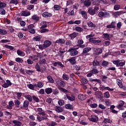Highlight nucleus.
I'll return each instance as SVG.
<instances>
[{
    "label": "nucleus",
    "instance_id": "19",
    "mask_svg": "<svg viewBox=\"0 0 126 126\" xmlns=\"http://www.w3.org/2000/svg\"><path fill=\"white\" fill-rule=\"evenodd\" d=\"M80 13L82 14V17L85 19L86 20L87 18H88V17L87 16V12H86V11L81 10L80 11Z\"/></svg>",
    "mask_w": 126,
    "mask_h": 126
},
{
    "label": "nucleus",
    "instance_id": "50",
    "mask_svg": "<svg viewBox=\"0 0 126 126\" xmlns=\"http://www.w3.org/2000/svg\"><path fill=\"white\" fill-rule=\"evenodd\" d=\"M39 64H45L46 63H47V61H46L45 59H41L39 61Z\"/></svg>",
    "mask_w": 126,
    "mask_h": 126
},
{
    "label": "nucleus",
    "instance_id": "8",
    "mask_svg": "<svg viewBox=\"0 0 126 126\" xmlns=\"http://www.w3.org/2000/svg\"><path fill=\"white\" fill-rule=\"evenodd\" d=\"M94 55H101V53H103V50L98 47H94Z\"/></svg>",
    "mask_w": 126,
    "mask_h": 126
},
{
    "label": "nucleus",
    "instance_id": "52",
    "mask_svg": "<svg viewBox=\"0 0 126 126\" xmlns=\"http://www.w3.org/2000/svg\"><path fill=\"white\" fill-rule=\"evenodd\" d=\"M16 94L17 95V99H18V100H20L21 99V96H22V93L16 92Z\"/></svg>",
    "mask_w": 126,
    "mask_h": 126
},
{
    "label": "nucleus",
    "instance_id": "18",
    "mask_svg": "<svg viewBox=\"0 0 126 126\" xmlns=\"http://www.w3.org/2000/svg\"><path fill=\"white\" fill-rule=\"evenodd\" d=\"M48 117L47 116L45 117H41L39 115H37L36 120L38 122H42V121H44V120H47Z\"/></svg>",
    "mask_w": 126,
    "mask_h": 126
},
{
    "label": "nucleus",
    "instance_id": "22",
    "mask_svg": "<svg viewBox=\"0 0 126 126\" xmlns=\"http://www.w3.org/2000/svg\"><path fill=\"white\" fill-rule=\"evenodd\" d=\"M55 111H56L57 113H63V108L62 106H56Z\"/></svg>",
    "mask_w": 126,
    "mask_h": 126
},
{
    "label": "nucleus",
    "instance_id": "56",
    "mask_svg": "<svg viewBox=\"0 0 126 126\" xmlns=\"http://www.w3.org/2000/svg\"><path fill=\"white\" fill-rule=\"evenodd\" d=\"M75 30H76L77 32H82V31H83V29L80 27H76L75 28Z\"/></svg>",
    "mask_w": 126,
    "mask_h": 126
},
{
    "label": "nucleus",
    "instance_id": "46",
    "mask_svg": "<svg viewBox=\"0 0 126 126\" xmlns=\"http://www.w3.org/2000/svg\"><path fill=\"white\" fill-rule=\"evenodd\" d=\"M4 47V48H6V49H8L9 50H10V51H12L14 49V47L10 45H5Z\"/></svg>",
    "mask_w": 126,
    "mask_h": 126
},
{
    "label": "nucleus",
    "instance_id": "28",
    "mask_svg": "<svg viewBox=\"0 0 126 126\" xmlns=\"http://www.w3.org/2000/svg\"><path fill=\"white\" fill-rule=\"evenodd\" d=\"M13 124H14V126H21V125H22V123L21 122L17 121V120H13L12 121Z\"/></svg>",
    "mask_w": 126,
    "mask_h": 126
},
{
    "label": "nucleus",
    "instance_id": "6",
    "mask_svg": "<svg viewBox=\"0 0 126 126\" xmlns=\"http://www.w3.org/2000/svg\"><path fill=\"white\" fill-rule=\"evenodd\" d=\"M125 105V101L123 100H120L119 101V104L118 105L116 106V108L118 109L119 110H125V108H126V106H124Z\"/></svg>",
    "mask_w": 126,
    "mask_h": 126
},
{
    "label": "nucleus",
    "instance_id": "38",
    "mask_svg": "<svg viewBox=\"0 0 126 126\" xmlns=\"http://www.w3.org/2000/svg\"><path fill=\"white\" fill-rule=\"evenodd\" d=\"M87 24H88L89 27H90L91 28H92L93 27H96V25L95 24L93 23L91 21H89V22H88Z\"/></svg>",
    "mask_w": 126,
    "mask_h": 126
},
{
    "label": "nucleus",
    "instance_id": "36",
    "mask_svg": "<svg viewBox=\"0 0 126 126\" xmlns=\"http://www.w3.org/2000/svg\"><path fill=\"white\" fill-rule=\"evenodd\" d=\"M94 95H95V96H97L98 97H103V94L100 91L95 92Z\"/></svg>",
    "mask_w": 126,
    "mask_h": 126
},
{
    "label": "nucleus",
    "instance_id": "16",
    "mask_svg": "<svg viewBox=\"0 0 126 126\" xmlns=\"http://www.w3.org/2000/svg\"><path fill=\"white\" fill-rule=\"evenodd\" d=\"M78 99L80 101H84L86 99V94H79L78 95Z\"/></svg>",
    "mask_w": 126,
    "mask_h": 126
},
{
    "label": "nucleus",
    "instance_id": "31",
    "mask_svg": "<svg viewBox=\"0 0 126 126\" xmlns=\"http://www.w3.org/2000/svg\"><path fill=\"white\" fill-rule=\"evenodd\" d=\"M32 19L36 22H38V21H39V16H37V15L34 14L32 16Z\"/></svg>",
    "mask_w": 126,
    "mask_h": 126
},
{
    "label": "nucleus",
    "instance_id": "7",
    "mask_svg": "<svg viewBox=\"0 0 126 126\" xmlns=\"http://www.w3.org/2000/svg\"><path fill=\"white\" fill-rule=\"evenodd\" d=\"M99 3H104L105 4H107L108 2L106 0H95L93 2V4H94V5H98Z\"/></svg>",
    "mask_w": 126,
    "mask_h": 126
},
{
    "label": "nucleus",
    "instance_id": "57",
    "mask_svg": "<svg viewBox=\"0 0 126 126\" xmlns=\"http://www.w3.org/2000/svg\"><path fill=\"white\" fill-rule=\"evenodd\" d=\"M65 45L66 46H68L69 47H70V46H72V43L70 40H67L65 42Z\"/></svg>",
    "mask_w": 126,
    "mask_h": 126
},
{
    "label": "nucleus",
    "instance_id": "60",
    "mask_svg": "<svg viewBox=\"0 0 126 126\" xmlns=\"http://www.w3.org/2000/svg\"><path fill=\"white\" fill-rule=\"evenodd\" d=\"M54 8L55 10H60L61 9V6L59 5L55 4L54 6Z\"/></svg>",
    "mask_w": 126,
    "mask_h": 126
},
{
    "label": "nucleus",
    "instance_id": "26",
    "mask_svg": "<svg viewBox=\"0 0 126 126\" xmlns=\"http://www.w3.org/2000/svg\"><path fill=\"white\" fill-rule=\"evenodd\" d=\"M25 98L26 99H27L28 100L29 102H32L33 101V97L29 94H26L24 96Z\"/></svg>",
    "mask_w": 126,
    "mask_h": 126
},
{
    "label": "nucleus",
    "instance_id": "32",
    "mask_svg": "<svg viewBox=\"0 0 126 126\" xmlns=\"http://www.w3.org/2000/svg\"><path fill=\"white\" fill-rule=\"evenodd\" d=\"M91 51V48L87 47L85 48L83 50V54H87V53H89Z\"/></svg>",
    "mask_w": 126,
    "mask_h": 126
},
{
    "label": "nucleus",
    "instance_id": "9",
    "mask_svg": "<svg viewBox=\"0 0 126 126\" xmlns=\"http://www.w3.org/2000/svg\"><path fill=\"white\" fill-rule=\"evenodd\" d=\"M64 100H69V101H71V102H73L74 100H75V97L73 95H69L68 94H66L64 96Z\"/></svg>",
    "mask_w": 126,
    "mask_h": 126
},
{
    "label": "nucleus",
    "instance_id": "62",
    "mask_svg": "<svg viewBox=\"0 0 126 126\" xmlns=\"http://www.w3.org/2000/svg\"><path fill=\"white\" fill-rule=\"evenodd\" d=\"M103 95L105 98H110V93H109V92L104 93Z\"/></svg>",
    "mask_w": 126,
    "mask_h": 126
},
{
    "label": "nucleus",
    "instance_id": "58",
    "mask_svg": "<svg viewBox=\"0 0 126 126\" xmlns=\"http://www.w3.org/2000/svg\"><path fill=\"white\" fill-rule=\"evenodd\" d=\"M6 6V3L4 2H0V8H4Z\"/></svg>",
    "mask_w": 126,
    "mask_h": 126
},
{
    "label": "nucleus",
    "instance_id": "3",
    "mask_svg": "<svg viewBox=\"0 0 126 126\" xmlns=\"http://www.w3.org/2000/svg\"><path fill=\"white\" fill-rule=\"evenodd\" d=\"M99 73V71L97 69L96 67L93 68L92 70L90 71V73H89L87 76V77H91L93 74L97 75Z\"/></svg>",
    "mask_w": 126,
    "mask_h": 126
},
{
    "label": "nucleus",
    "instance_id": "39",
    "mask_svg": "<svg viewBox=\"0 0 126 126\" xmlns=\"http://www.w3.org/2000/svg\"><path fill=\"white\" fill-rule=\"evenodd\" d=\"M53 92V89L51 88H48L45 89V93L47 94H51Z\"/></svg>",
    "mask_w": 126,
    "mask_h": 126
},
{
    "label": "nucleus",
    "instance_id": "45",
    "mask_svg": "<svg viewBox=\"0 0 126 126\" xmlns=\"http://www.w3.org/2000/svg\"><path fill=\"white\" fill-rule=\"evenodd\" d=\"M125 64H126V61L120 60L119 63H118V66H124Z\"/></svg>",
    "mask_w": 126,
    "mask_h": 126
},
{
    "label": "nucleus",
    "instance_id": "35",
    "mask_svg": "<svg viewBox=\"0 0 126 126\" xmlns=\"http://www.w3.org/2000/svg\"><path fill=\"white\" fill-rule=\"evenodd\" d=\"M17 54L18 56H20V57H24L25 56V53L21 51L20 50H18L17 51Z\"/></svg>",
    "mask_w": 126,
    "mask_h": 126
},
{
    "label": "nucleus",
    "instance_id": "51",
    "mask_svg": "<svg viewBox=\"0 0 126 126\" xmlns=\"http://www.w3.org/2000/svg\"><path fill=\"white\" fill-rule=\"evenodd\" d=\"M26 72L27 74H29L30 75H31V74H32V73H34L35 71L32 70H27L26 71Z\"/></svg>",
    "mask_w": 126,
    "mask_h": 126
},
{
    "label": "nucleus",
    "instance_id": "40",
    "mask_svg": "<svg viewBox=\"0 0 126 126\" xmlns=\"http://www.w3.org/2000/svg\"><path fill=\"white\" fill-rule=\"evenodd\" d=\"M7 34V31L0 29V35H6Z\"/></svg>",
    "mask_w": 126,
    "mask_h": 126
},
{
    "label": "nucleus",
    "instance_id": "17",
    "mask_svg": "<svg viewBox=\"0 0 126 126\" xmlns=\"http://www.w3.org/2000/svg\"><path fill=\"white\" fill-rule=\"evenodd\" d=\"M51 45H52V41L50 40H45L43 43L44 48H48V47H50Z\"/></svg>",
    "mask_w": 126,
    "mask_h": 126
},
{
    "label": "nucleus",
    "instance_id": "4",
    "mask_svg": "<svg viewBox=\"0 0 126 126\" xmlns=\"http://www.w3.org/2000/svg\"><path fill=\"white\" fill-rule=\"evenodd\" d=\"M98 16L100 18H103V17L106 18V17H109V16H110V13L108 12H103L101 11L98 13Z\"/></svg>",
    "mask_w": 126,
    "mask_h": 126
},
{
    "label": "nucleus",
    "instance_id": "34",
    "mask_svg": "<svg viewBox=\"0 0 126 126\" xmlns=\"http://www.w3.org/2000/svg\"><path fill=\"white\" fill-rule=\"evenodd\" d=\"M78 35V33H77V32H73V33L70 34L69 35V37L72 40V39H74V38H75Z\"/></svg>",
    "mask_w": 126,
    "mask_h": 126
},
{
    "label": "nucleus",
    "instance_id": "53",
    "mask_svg": "<svg viewBox=\"0 0 126 126\" xmlns=\"http://www.w3.org/2000/svg\"><path fill=\"white\" fill-rule=\"evenodd\" d=\"M121 8V5L119 4H116L114 5V10H119Z\"/></svg>",
    "mask_w": 126,
    "mask_h": 126
},
{
    "label": "nucleus",
    "instance_id": "54",
    "mask_svg": "<svg viewBox=\"0 0 126 126\" xmlns=\"http://www.w3.org/2000/svg\"><path fill=\"white\" fill-rule=\"evenodd\" d=\"M103 36L104 38H105L106 40H108V39H110V34L109 33H103Z\"/></svg>",
    "mask_w": 126,
    "mask_h": 126
},
{
    "label": "nucleus",
    "instance_id": "27",
    "mask_svg": "<svg viewBox=\"0 0 126 126\" xmlns=\"http://www.w3.org/2000/svg\"><path fill=\"white\" fill-rule=\"evenodd\" d=\"M113 121L109 118H104L103 123L104 124H112Z\"/></svg>",
    "mask_w": 126,
    "mask_h": 126
},
{
    "label": "nucleus",
    "instance_id": "29",
    "mask_svg": "<svg viewBox=\"0 0 126 126\" xmlns=\"http://www.w3.org/2000/svg\"><path fill=\"white\" fill-rule=\"evenodd\" d=\"M42 15L43 17H51V16H52V14L48 12H45L42 14Z\"/></svg>",
    "mask_w": 126,
    "mask_h": 126
},
{
    "label": "nucleus",
    "instance_id": "33",
    "mask_svg": "<svg viewBox=\"0 0 126 126\" xmlns=\"http://www.w3.org/2000/svg\"><path fill=\"white\" fill-rule=\"evenodd\" d=\"M90 81L91 82H97V83H99V84H102V82L101 81V80L100 79H91Z\"/></svg>",
    "mask_w": 126,
    "mask_h": 126
},
{
    "label": "nucleus",
    "instance_id": "64",
    "mask_svg": "<svg viewBox=\"0 0 126 126\" xmlns=\"http://www.w3.org/2000/svg\"><path fill=\"white\" fill-rule=\"evenodd\" d=\"M58 124L56 123L55 122L52 121L50 124L49 125V126H57Z\"/></svg>",
    "mask_w": 126,
    "mask_h": 126
},
{
    "label": "nucleus",
    "instance_id": "13",
    "mask_svg": "<svg viewBox=\"0 0 126 126\" xmlns=\"http://www.w3.org/2000/svg\"><path fill=\"white\" fill-rule=\"evenodd\" d=\"M100 90H108V91H114V89H111L108 87H105V86L100 85L99 87Z\"/></svg>",
    "mask_w": 126,
    "mask_h": 126
},
{
    "label": "nucleus",
    "instance_id": "10",
    "mask_svg": "<svg viewBox=\"0 0 126 126\" xmlns=\"http://www.w3.org/2000/svg\"><path fill=\"white\" fill-rule=\"evenodd\" d=\"M117 83L118 85L119 86L120 88H122V89H124L125 91L126 90V86L123 85V82L121 81L120 79H117L116 80Z\"/></svg>",
    "mask_w": 126,
    "mask_h": 126
},
{
    "label": "nucleus",
    "instance_id": "24",
    "mask_svg": "<svg viewBox=\"0 0 126 126\" xmlns=\"http://www.w3.org/2000/svg\"><path fill=\"white\" fill-rule=\"evenodd\" d=\"M29 58V59H31V60L35 62V61H37V60L39 59V56L37 55H32L30 56Z\"/></svg>",
    "mask_w": 126,
    "mask_h": 126
},
{
    "label": "nucleus",
    "instance_id": "1",
    "mask_svg": "<svg viewBox=\"0 0 126 126\" xmlns=\"http://www.w3.org/2000/svg\"><path fill=\"white\" fill-rule=\"evenodd\" d=\"M56 83L57 85H58V89H59L60 91L63 92V93H67V92H68L67 90L62 88L64 87V85L65 84V83H64V82L62 81V80H59L56 82Z\"/></svg>",
    "mask_w": 126,
    "mask_h": 126
},
{
    "label": "nucleus",
    "instance_id": "41",
    "mask_svg": "<svg viewBox=\"0 0 126 126\" xmlns=\"http://www.w3.org/2000/svg\"><path fill=\"white\" fill-rule=\"evenodd\" d=\"M48 27V25H47V22L43 21L41 22V29H43L44 28H46Z\"/></svg>",
    "mask_w": 126,
    "mask_h": 126
},
{
    "label": "nucleus",
    "instance_id": "49",
    "mask_svg": "<svg viewBox=\"0 0 126 126\" xmlns=\"http://www.w3.org/2000/svg\"><path fill=\"white\" fill-rule=\"evenodd\" d=\"M32 99L34 102H36V103H38L39 102L40 100L39 99V98L38 97L36 96L35 95L32 96Z\"/></svg>",
    "mask_w": 126,
    "mask_h": 126
},
{
    "label": "nucleus",
    "instance_id": "47",
    "mask_svg": "<svg viewBox=\"0 0 126 126\" xmlns=\"http://www.w3.org/2000/svg\"><path fill=\"white\" fill-rule=\"evenodd\" d=\"M44 87V83L42 82H37V87L38 88H42Z\"/></svg>",
    "mask_w": 126,
    "mask_h": 126
},
{
    "label": "nucleus",
    "instance_id": "30",
    "mask_svg": "<svg viewBox=\"0 0 126 126\" xmlns=\"http://www.w3.org/2000/svg\"><path fill=\"white\" fill-rule=\"evenodd\" d=\"M91 0H86L85 2H84V4L85 6H90L91 5Z\"/></svg>",
    "mask_w": 126,
    "mask_h": 126
},
{
    "label": "nucleus",
    "instance_id": "23",
    "mask_svg": "<svg viewBox=\"0 0 126 126\" xmlns=\"http://www.w3.org/2000/svg\"><path fill=\"white\" fill-rule=\"evenodd\" d=\"M53 65L54 66H57V65H59V66H60V67L63 68L64 67V65L62 63V62H55L53 63Z\"/></svg>",
    "mask_w": 126,
    "mask_h": 126
},
{
    "label": "nucleus",
    "instance_id": "15",
    "mask_svg": "<svg viewBox=\"0 0 126 126\" xmlns=\"http://www.w3.org/2000/svg\"><path fill=\"white\" fill-rule=\"evenodd\" d=\"M106 28L108 29H115L116 28V22H112L110 25L106 26Z\"/></svg>",
    "mask_w": 126,
    "mask_h": 126
},
{
    "label": "nucleus",
    "instance_id": "42",
    "mask_svg": "<svg viewBox=\"0 0 126 126\" xmlns=\"http://www.w3.org/2000/svg\"><path fill=\"white\" fill-rule=\"evenodd\" d=\"M65 109L72 110V109H73V106L71 104H66L65 105Z\"/></svg>",
    "mask_w": 126,
    "mask_h": 126
},
{
    "label": "nucleus",
    "instance_id": "44",
    "mask_svg": "<svg viewBox=\"0 0 126 126\" xmlns=\"http://www.w3.org/2000/svg\"><path fill=\"white\" fill-rule=\"evenodd\" d=\"M29 102L28 100H25L24 101V104H23V107L24 108H28V107L29 106Z\"/></svg>",
    "mask_w": 126,
    "mask_h": 126
},
{
    "label": "nucleus",
    "instance_id": "5",
    "mask_svg": "<svg viewBox=\"0 0 126 126\" xmlns=\"http://www.w3.org/2000/svg\"><path fill=\"white\" fill-rule=\"evenodd\" d=\"M77 49L78 48H76V49H72L71 48L68 50V52H70V56L71 57H74V56H76L77 55H78V51H77Z\"/></svg>",
    "mask_w": 126,
    "mask_h": 126
},
{
    "label": "nucleus",
    "instance_id": "61",
    "mask_svg": "<svg viewBox=\"0 0 126 126\" xmlns=\"http://www.w3.org/2000/svg\"><path fill=\"white\" fill-rule=\"evenodd\" d=\"M15 61L16 62H17V63H23V60L20 58H16Z\"/></svg>",
    "mask_w": 126,
    "mask_h": 126
},
{
    "label": "nucleus",
    "instance_id": "21",
    "mask_svg": "<svg viewBox=\"0 0 126 126\" xmlns=\"http://www.w3.org/2000/svg\"><path fill=\"white\" fill-rule=\"evenodd\" d=\"M38 115H41V116H45L46 112L43 111V109L41 108H37Z\"/></svg>",
    "mask_w": 126,
    "mask_h": 126
},
{
    "label": "nucleus",
    "instance_id": "55",
    "mask_svg": "<svg viewBox=\"0 0 126 126\" xmlns=\"http://www.w3.org/2000/svg\"><path fill=\"white\" fill-rule=\"evenodd\" d=\"M35 68H36V70L38 72L41 71V68H40V65L38 63H37L35 66Z\"/></svg>",
    "mask_w": 126,
    "mask_h": 126
},
{
    "label": "nucleus",
    "instance_id": "59",
    "mask_svg": "<svg viewBox=\"0 0 126 126\" xmlns=\"http://www.w3.org/2000/svg\"><path fill=\"white\" fill-rule=\"evenodd\" d=\"M109 64V63L106 61H103L101 63L102 66H107Z\"/></svg>",
    "mask_w": 126,
    "mask_h": 126
},
{
    "label": "nucleus",
    "instance_id": "11",
    "mask_svg": "<svg viewBox=\"0 0 126 126\" xmlns=\"http://www.w3.org/2000/svg\"><path fill=\"white\" fill-rule=\"evenodd\" d=\"M29 32L32 34H35V31L33 25L31 24L29 26Z\"/></svg>",
    "mask_w": 126,
    "mask_h": 126
},
{
    "label": "nucleus",
    "instance_id": "14",
    "mask_svg": "<svg viewBox=\"0 0 126 126\" xmlns=\"http://www.w3.org/2000/svg\"><path fill=\"white\" fill-rule=\"evenodd\" d=\"M89 120L93 123H97L98 122V117L95 115H92L91 118H89Z\"/></svg>",
    "mask_w": 126,
    "mask_h": 126
},
{
    "label": "nucleus",
    "instance_id": "20",
    "mask_svg": "<svg viewBox=\"0 0 126 126\" xmlns=\"http://www.w3.org/2000/svg\"><path fill=\"white\" fill-rule=\"evenodd\" d=\"M31 14L30 12L28 11H22L21 12V15H22V16H29Z\"/></svg>",
    "mask_w": 126,
    "mask_h": 126
},
{
    "label": "nucleus",
    "instance_id": "25",
    "mask_svg": "<svg viewBox=\"0 0 126 126\" xmlns=\"http://www.w3.org/2000/svg\"><path fill=\"white\" fill-rule=\"evenodd\" d=\"M65 43V40L64 39L59 38L55 41L56 44H63Z\"/></svg>",
    "mask_w": 126,
    "mask_h": 126
},
{
    "label": "nucleus",
    "instance_id": "2",
    "mask_svg": "<svg viewBox=\"0 0 126 126\" xmlns=\"http://www.w3.org/2000/svg\"><path fill=\"white\" fill-rule=\"evenodd\" d=\"M98 10H99V8L97 6H95L94 8L93 7H90L88 8V12L90 15H95Z\"/></svg>",
    "mask_w": 126,
    "mask_h": 126
},
{
    "label": "nucleus",
    "instance_id": "37",
    "mask_svg": "<svg viewBox=\"0 0 126 126\" xmlns=\"http://www.w3.org/2000/svg\"><path fill=\"white\" fill-rule=\"evenodd\" d=\"M93 65L94 66H98V65H100V62L95 60L93 62Z\"/></svg>",
    "mask_w": 126,
    "mask_h": 126
},
{
    "label": "nucleus",
    "instance_id": "12",
    "mask_svg": "<svg viewBox=\"0 0 126 126\" xmlns=\"http://www.w3.org/2000/svg\"><path fill=\"white\" fill-rule=\"evenodd\" d=\"M76 57H71V58L67 59V62H69L71 64H75L76 63Z\"/></svg>",
    "mask_w": 126,
    "mask_h": 126
},
{
    "label": "nucleus",
    "instance_id": "48",
    "mask_svg": "<svg viewBox=\"0 0 126 126\" xmlns=\"http://www.w3.org/2000/svg\"><path fill=\"white\" fill-rule=\"evenodd\" d=\"M63 78L64 80H66V81H67V80H68L69 79V77L68 76V75L67 74H64L63 75Z\"/></svg>",
    "mask_w": 126,
    "mask_h": 126
},
{
    "label": "nucleus",
    "instance_id": "63",
    "mask_svg": "<svg viewBox=\"0 0 126 126\" xmlns=\"http://www.w3.org/2000/svg\"><path fill=\"white\" fill-rule=\"evenodd\" d=\"M10 3H13L14 4H18V0H10Z\"/></svg>",
    "mask_w": 126,
    "mask_h": 126
},
{
    "label": "nucleus",
    "instance_id": "43",
    "mask_svg": "<svg viewBox=\"0 0 126 126\" xmlns=\"http://www.w3.org/2000/svg\"><path fill=\"white\" fill-rule=\"evenodd\" d=\"M47 79L50 82V83H54L55 81H54V79H53V78H52V76L49 75L47 76Z\"/></svg>",
    "mask_w": 126,
    "mask_h": 126
}]
</instances>
